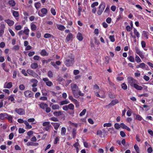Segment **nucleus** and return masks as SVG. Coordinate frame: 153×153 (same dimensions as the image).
Wrapping results in <instances>:
<instances>
[{"label":"nucleus","mask_w":153,"mask_h":153,"mask_svg":"<svg viewBox=\"0 0 153 153\" xmlns=\"http://www.w3.org/2000/svg\"><path fill=\"white\" fill-rule=\"evenodd\" d=\"M30 67L32 69H35L38 67V65L36 63H33L31 64Z\"/></svg>","instance_id":"aec40b11"},{"label":"nucleus","mask_w":153,"mask_h":153,"mask_svg":"<svg viewBox=\"0 0 153 153\" xmlns=\"http://www.w3.org/2000/svg\"><path fill=\"white\" fill-rule=\"evenodd\" d=\"M11 12L13 13V16L15 17H17L19 16V14L18 11L12 10Z\"/></svg>","instance_id":"393cba45"},{"label":"nucleus","mask_w":153,"mask_h":153,"mask_svg":"<svg viewBox=\"0 0 153 153\" xmlns=\"http://www.w3.org/2000/svg\"><path fill=\"white\" fill-rule=\"evenodd\" d=\"M77 133V129L76 128H73L72 131V134L73 138H75L76 136V134Z\"/></svg>","instance_id":"dca6fc26"},{"label":"nucleus","mask_w":153,"mask_h":153,"mask_svg":"<svg viewBox=\"0 0 153 153\" xmlns=\"http://www.w3.org/2000/svg\"><path fill=\"white\" fill-rule=\"evenodd\" d=\"M95 94L96 96L97 97H98L102 98H104L105 97V94L103 95H102L100 96L98 93L97 92H95Z\"/></svg>","instance_id":"7c9ffc66"},{"label":"nucleus","mask_w":153,"mask_h":153,"mask_svg":"<svg viewBox=\"0 0 153 153\" xmlns=\"http://www.w3.org/2000/svg\"><path fill=\"white\" fill-rule=\"evenodd\" d=\"M99 4L98 2H95L93 3L91 5V7L92 8L95 7V6H97Z\"/></svg>","instance_id":"49530a36"},{"label":"nucleus","mask_w":153,"mask_h":153,"mask_svg":"<svg viewBox=\"0 0 153 153\" xmlns=\"http://www.w3.org/2000/svg\"><path fill=\"white\" fill-rule=\"evenodd\" d=\"M50 120L55 122H57L59 121L58 119L57 118L54 117L51 118Z\"/></svg>","instance_id":"338daca9"},{"label":"nucleus","mask_w":153,"mask_h":153,"mask_svg":"<svg viewBox=\"0 0 153 153\" xmlns=\"http://www.w3.org/2000/svg\"><path fill=\"white\" fill-rule=\"evenodd\" d=\"M108 96L111 99H114L116 97L115 95L112 94L111 92L109 93L108 94Z\"/></svg>","instance_id":"a18cd8bd"},{"label":"nucleus","mask_w":153,"mask_h":153,"mask_svg":"<svg viewBox=\"0 0 153 153\" xmlns=\"http://www.w3.org/2000/svg\"><path fill=\"white\" fill-rule=\"evenodd\" d=\"M134 35L136 37L138 38L140 36V34L137 31V30L135 28H134Z\"/></svg>","instance_id":"bb28decb"},{"label":"nucleus","mask_w":153,"mask_h":153,"mask_svg":"<svg viewBox=\"0 0 153 153\" xmlns=\"http://www.w3.org/2000/svg\"><path fill=\"white\" fill-rule=\"evenodd\" d=\"M8 4L10 6L12 7H14L16 4V2L14 0H9Z\"/></svg>","instance_id":"2eb2a0df"},{"label":"nucleus","mask_w":153,"mask_h":153,"mask_svg":"<svg viewBox=\"0 0 153 153\" xmlns=\"http://www.w3.org/2000/svg\"><path fill=\"white\" fill-rule=\"evenodd\" d=\"M12 86V82H10L8 83L6 82L4 86V88H10Z\"/></svg>","instance_id":"f8f14e48"},{"label":"nucleus","mask_w":153,"mask_h":153,"mask_svg":"<svg viewBox=\"0 0 153 153\" xmlns=\"http://www.w3.org/2000/svg\"><path fill=\"white\" fill-rule=\"evenodd\" d=\"M105 7V4L104 2H102L98 7V10L97 11V14L100 15L104 11Z\"/></svg>","instance_id":"7ed1b4c3"},{"label":"nucleus","mask_w":153,"mask_h":153,"mask_svg":"<svg viewBox=\"0 0 153 153\" xmlns=\"http://www.w3.org/2000/svg\"><path fill=\"white\" fill-rule=\"evenodd\" d=\"M6 119H7L9 122L10 123H12L13 122V116L10 115L8 114V116H7V117Z\"/></svg>","instance_id":"c85d7f7f"},{"label":"nucleus","mask_w":153,"mask_h":153,"mask_svg":"<svg viewBox=\"0 0 153 153\" xmlns=\"http://www.w3.org/2000/svg\"><path fill=\"white\" fill-rule=\"evenodd\" d=\"M25 96L27 98H30L33 97L34 95L33 93L30 90H27L24 93Z\"/></svg>","instance_id":"39448f33"},{"label":"nucleus","mask_w":153,"mask_h":153,"mask_svg":"<svg viewBox=\"0 0 153 153\" xmlns=\"http://www.w3.org/2000/svg\"><path fill=\"white\" fill-rule=\"evenodd\" d=\"M70 102L67 100L60 101L59 103L60 105H64L67 104L69 103Z\"/></svg>","instance_id":"cd10ccee"},{"label":"nucleus","mask_w":153,"mask_h":153,"mask_svg":"<svg viewBox=\"0 0 153 153\" xmlns=\"http://www.w3.org/2000/svg\"><path fill=\"white\" fill-rule=\"evenodd\" d=\"M136 119L139 121H141L142 119V118L140 115L137 114L136 115Z\"/></svg>","instance_id":"864d4df0"},{"label":"nucleus","mask_w":153,"mask_h":153,"mask_svg":"<svg viewBox=\"0 0 153 153\" xmlns=\"http://www.w3.org/2000/svg\"><path fill=\"white\" fill-rule=\"evenodd\" d=\"M46 84L47 86L49 87H51L53 85L52 82L51 81H49L46 82Z\"/></svg>","instance_id":"13d9d810"},{"label":"nucleus","mask_w":153,"mask_h":153,"mask_svg":"<svg viewBox=\"0 0 153 153\" xmlns=\"http://www.w3.org/2000/svg\"><path fill=\"white\" fill-rule=\"evenodd\" d=\"M39 105L40 107L43 109H45L48 106L47 104L44 102L41 103Z\"/></svg>","instance_id":"b1692460"},{"label":"nucleus","mask_w":153,"mask_h":153,"mask_svg":"<svg viewBox=\"0 0 153 153\" xmlns=\"http://www.w3.org/2000/svg\"><path fill=\"white\" fill-rule=\"evenodd\" d=\"M2 68L3 70L7 72H9V70L6 67V64L5 63H3L1 64Z\"/></svg>","instance_id":"a211bd4d"},{"label":"nucleus","mask_w":153,"mask_h":153,"mask_svg":"<svg viewBox=\"0 0 153 153\" xmlns=\"http://www.w3.org/2000/svg\"><path fill=\"white\" fill-rule=\"evenodd\" d=\"M53 74L52 72L51 71H49L48 72V76L50 78H51L53 77Z\"/></svg>","instance_id":"79ce46f5"},{"label":"nucleus","mask_w":153,"mask_h":153,"mask_svg":"<svg viewBox=\"0 0 153 153\" xmlns=\"http://www.w3.org/2000/svg\"><path fill=\"white\" fill-rule=\"evenodd\" d=\"M63 111H55L53 112V114L54 116L56 117L59 116H60L62 115V112Z\"/></svg>","instance_id":"5701e85b"},{"label":"nucleus","mask_w":153,"mask_h":153,"mask_svg":"<svg viewBox=\"0 0 153 153\" xmlns=\"http://www.w3.org/2000/svg\"><path fill=\"white\" fill-rule=\"evenodd\" d=\"M71 87L74 97L75 98H78L79 97L78 95V87L76 84H73L71 85Z\"/></svg>","instance_id":"f03ea898"},{"label":"nucleus","mask_w":153,"mask_h":153,"mask_svg":"<svg viewBox=\"0 0 153 153\" xmlns=\"http://www.w3.org/2000/svg\"><path fill=\"white\" fill-rule=\"evenodd\" d=\"M50 10L51 13L53 15L55 16L56 15V12L55 10L53 8H51Z\"/></svg>","instance_id":"603ef678"},{"label":"nucleus","mask_w":153,"mask_h":153,"mask_svg":"<svg viewBox=\"0 0 153 153\" xmlns=\"http://www.w3.org/2000/svg\"><path fill=\"white\" fill-rule=\"evenodd\" d=\"M51 124L53 125V126H54V128L56 130H57L60 125V123H52Z\"/></svg>","instance_id":"6ab92c4d"},{"label":"nucleus","mask_w":153,"mask_h":153,"mask_svg":"<svg viewBox=\"0 0 153 153\" xmlns=\"http://www.w3.org/2000/svg\"><path fill=\"white\" fill-rule=\"evenodd\" d=\"M22 27L21 25H17L16 26L15 29L17 30H20L22 29Z\"/></svg>","instance_id":"774afa93"},{"label":"nucleus","mask_w":153,"mask_h":153,"mask_svg":"<svg viewBox=\"0 0 153 153\" xmlns=\"http://www.w3.org/2000/svg\"><path fill=\"white\" fill-rule=\"evenodd\" d=\"M8 100H10L11 102H13V103H15V102H14L15 100V99L14 97L12 95H10L9 97Z\"/></svg>","instance_id":"37998d69"},{"label":"nucleus","mask_w":153,"mask_h":153,"mask_svg":"<svg viewBox=\"0 0 153 153\" xmlns=\"http://www.w3.org/2000/svg\"><path fill=\"white\" fill-rule=\"evenodd\" d=\"M33 58L34 60H39L40 59H41V58L38 55H35L33 57Z\"/></svg>","instance_id":"052dcab7"},{"label":"nucleus","mask_w":153,"mask_h":153,"mask_svg":"<svg viewBox=\"0 0 153 153\" xmlns=\"http://www.w3.org/2000/svg\"><path fill=\"white\" fill-rule=\"evenodd\" d=\"M66 130L65 127H63L61 128V135L62 136H64L65 135Z\"/></svg>","instance_id":"a878e982"},{"label":"nucleus","mask_w":153,"mask_h":153,"mask_svg":"<svg viewBox=\"0 0 153 153\" xmlns=\"http://www.w3.org/2000/svg\"><path fill=\"white\" fill-rule=\"evenodd\" d=\"M15 111L20 115H24L25 114V110L22 108H16L15 109Z\"/></svg>","instance_id":"423d86ee"},{"label":"nucleus","mask_w":153,"mask_h":153,"mask_svg":"<svg viewBox=\"0 0 153 153\" xmlns=\"http://www.w3.org/2000/svg\"><path fill=\"white\" fill-rule=\"evenodd\" d=\"M121 88L124 90L127 89V86L125 83H123L121 85Z\"/></svg>","instance_id":"a19ab883"},{"label":"nucleus","mask_w":153,"mask_h":153,"mask_svg":"<svg viewBox=\"0 0 153 153\" xmlns=\"http://www.w3.org/2000/svg\"><path fill=\"white\" fill-rule=\"evenodd\" d=\"M109 38L110 41L112 42H114L115 41L114 36V35H110L109 36Z\"/></svg>","instance_id":"09e8293b"},{"label":"nucleus","mask_w":153,"mask_h":153,"mask_svg":"<svg viewBox=\"0 0 153 153\" xmlns=\"http://www.w3.org/2000/svg\"><path fill=\"white\" fill-rule=\"evenodd\" d=\"M30 82L31 83H33V84L32 85V86L33 87H36L37 86V83L38 82V80L35 79H32L30 81Z\"/></svg>","instance_id":"1a4fd4ad"},{"label":"nucleus","mask_w":153,"mask_h":153,"mask_svg":"<svg viewBox=\"0 0 153 153\" xmlns=\"http://www.w3.org/2000/svg\"><path fill=\"white\" fill-rule=\"evenodd\" d=\"M41 12L42 14H40L38 13L39 15L41 17H43L45 15H46L48 12V10L45 8H43L41 9Z\"/></svg>","instance_id":"6e6552de"},{"label":"nucleus","mask_w":153,"mask_h":153,"mask_svg":"<svg viewBox=\"0 0 153 153\" xmlns=\"http://www.w3.org/2000/svg\"><path fill=\"white\" fill-rule=\"evenodd\" d=\"M131 62H134V59L132 56H130L127 58Z\"/></svg>","instance_id":"58836bf2"},{"label":"nucleus","mask_w":153,"mask_h":153,"mask_svg":"<svg viewBox=\"0 0 153 153\" xmlns=\"http://www.w3.org/2000/svg\"><path fill=\"white\" fill-rule=\"evenodd\" d=\"M25 124L26 125V128L27 129H31L32 128V126L29 125L27 121H25Z\"/></svg>","instance_id":"c756f323"},{"label":"nucleus","mask_w":153,"mask_h":153,"mask_svg":"<svg viewBox=\"0 0 153 153\" xmlns=\"http://www.w3.org/2000/svg\"><path fill=\"white\" fill-rule=\"evenodd\" d=\"M143 34L144 36L146 38V39H148L149 38L148 37V35H149V33L147 31H143Z\"/></svg>","instance_id":"2f4dec72"},{"label":"nucleus","mask_w":153,"mask_h":153,"mask_svg":"<svg viewBox=\"0 0 153 153\" xmlns=\"http://www.w3.org/2000/svg\"><path fill=\"white\" fill-rule=\"evenodd\" d=\"M149 96V94L147 93H144L142 94H140L138 95V97H148Z\"/></svg>","instance_id":"69168bd1"},{"label":"nucleus","mask_w":153,"mask_h":153,"mask_svg":"<svg viewBox=\"0 0 153 153\" xmlns=\"http://www.w3.org/2000/svg\"><path fill=\"white\" fill-rule=\"evenodd\" d=\"M86 111V109H84L79 114V116H82L83 115H84Z\"/></svg>","instance_id":"8fccbe9b"},{"label":"nucleus","mask_w":153,"mask_h":153,"mask_svg":"<svg viewBox=\"0 0 153 153\" xmlns=\"http://www.w3.org/2000/svg\"><path fill=\"white\" fill-rule=\"evenodd\" d=\"M134 148L136 152H140L139 148L137 144H135L134 146Z\"/></svg>","instance_id":"3c124183"},{"label":"nucleus","mask_w":153,"mask_h":153,"mask_svg":"<svg viewBox=\"0 0 153 153\" xmlns=\"http://www.w3.org/2000/svg\"><path fill=\"white\" fill-rule=\"evenodd\" d=\"M51 37H52L53 38H54V36H51V34L48 33H45L44 36V37L45 38H49Z\"/></svg>","instance_id":"f704fd0d"},{"label":"nucleus","mask_w":153,"mask_h":153,"mask_svg":"<svg viewBox=\"0 0 153 153\" xmlns=\"http://www.w3.org/2000/svg\"><path fill=\"white\" fill-rule=\"evenodd\" d=\"M68 109L74 110V105L72 103H70L68 105Z\"/></svg>","instance_id":"ea45409f"},{"label":"nucleus","mask_w":153,"mask_h":153,"mask_svg":"<svg viewBox=\"0 0 153 153\" xmlns=\"http://www.w3.org/2000/svg\"><path fill=\"white\" fill-rule=\"evenodd\" d=\"M68 98H69V99L70 100H71L72 102H73L75 101V102H77V100H76V99H74L73 98L72 96H71V95L69 96V97H68Z\"/></svg>","instance_id":"6e6d98bb"},{"label":"nucleus","mask_w":153,"mask_h":153,"mask_svg":"<svg viewBox=\"0 0 153 153\" xmlns=\"http://www.w3.org/2000/svg\"><path fill=\"white\" fill-rule=\"evenodd\" d=\"M119 101L117 99H115L111 101V102L108 104V106H113L118 103Z\"/></svg>","instance_id":"9d476101"},{"label":"nucleus","mask_w":153,"mask_h":153,"mask_svg":"<svg viewBox=\"0 0 153 153\" xmlns=\"http://www.w3.org/2000/svg\"><path fill=\"white\" fill-rule=\"evenodd\" d=\"M114 128L117 129H119L120 128V125L118 123H115L114 125Z\"/></svg>","instance_id":"de8ad7c7"},{"label":"nucleus","mask_w":153,"mask_h":153,"mask_svg":"<svg viewBox=\"0 0 153 153\" xmlns=\"http://www.w3.org/2000/svg\"><path fill=\"white\" fill-rule=\"evenodd\" d=\"M112 126V124L111 123H105L103 125V126L104 127H110L111 126Z\"/></svg>","instance_id":"5fc2aeb1"},{"label":"nucleus","mask_w":153,"mask_h":153,"mask_svg":"<svg viewBox=\"0 0 153 153\" xmlns=\"http://www.w3.org/2000/svg\"><path fill=\"white\" fill-rule=\"evenodd\" d=\"M40 54L42 56H47L48 55V53L47 52L45 49H42V50L40 53Z\"/></svg>","instance_id":"4be33fe9"},{"label":"nucleus","mask_w":153,"mask_h":153,"mask_svg":"<svg viewBox=\"0 0 153 153\" xmlns=\"http://www.w3.org/2000/svg\"><path fill=\"white\" fill-rule=\"evenodd\" d=\"M29 31V30L28 28L25 29L23 31L24 33L27 35H28Z\"/></svg>","instance_id":"4d7b16f0"},{"label":"nucleus","mask_w":153,"mask_h":153,"mask_svg":"<svg viewBox=\"0 0 153 153\" xmlns=\"http://www.w3.org/2000/svg\"><path fill=\"white\" fill-rule=\"evenodd\" d=\"M74 62V57L71 54L67 56L65 58L64 63L65 65L67 67L72 66Z\"/></svg>","instance_id":"f257e3e1"},{"label":"nucleus","mask_w":153,"mask_h":153,"mask_svg":"<svg viewBox=\"0 0 153 153\" xmlns=\"http://www.w3.org/2000/svg\"><path fill=\"white\" fill-rule=\"evenodd\" d=\"M25 130L22 128H19V134H22L24 133Z\"/></svg>","instance_id":"0e129e2a"},{"label":"nucleus","mask_w":153,"mask_h":153,"mask_svg":"<svg viewBox=\"0 0 153 153\" xmlns=\"http://www.w3.org/2000/svg\"><path fill=\"white\" fill-rule=\"evenodd\" d=\"M73 38V35L72 33H70L68 34L66 37V40L67 42L72 40Z\"/></svg>","instance_id":"4468645a"},{"label":"nucleus","mask_w":153,"mask_h":153,"mask_svg":"<svg viewBox=\"0 0 153 153\" xmlns=\"http://www.w3.org/2000/svg\"><path fill=\"white\" fill-rule=\"evenodd\" d=\"M52 59H48L47 60H43L42 61V64L44 65L45 63L47 64L50 62Z\"/></svg>","instance_id":"4c0bfd02"},{"label":"nucleus","mask_w":153,"mask_h":153,"mask_svg":"<svg viewBox=\"0 0 153 153\" xmlns=\"http://www.w3.org/2000/svg\"><path fill=\"white\" fill-rule=\"evenodd\" d=\"M135 59L137 62L138 63L142 62V61L140 57L136 55L135 57Z\"/></svg>","instance_id":"c03bdc74"},{"label":"nucleus","mask_w":153,"mask_h":153,"mask_svg":"<svg viewBox=\"0 0 153 153\" xmlns=\"http://www.w3.org/2000/svg\"><path fill=\"white\" fill-rule=\"evenodd\" d=\"M57 27L59 30L62 31L65 28V27L64 26L61 25H59Z\"/></svg>","instance_id":"c9c22d12"},{"label":"nucleus","mask_w":153,"mask_h":153,"mask_svg":"<svg viewBox=\"0 0 153 153\" xmlns=\"http://www.w3.org/2000/svg\"><path fill=\"white\" fill-rule=\"evenodd\" d=\"M27 72L29 74L32 76L34 77H37L38 75L33 71L30 69H28L27 71Z\"/></svg>","instance_id":"0eeeda50"},{"label":"nucleus","mask_w":153,"mask_h":153,"mask_svg":"<svg viewBox=\"0 0 153 153\" xmlns=\"http://www.w3.org/2000/svg\"><path fill=\"white\" fill-rule=\"evenodd\" d=\"M76 38L79 41H82L83 39L82 34L80 32H78L76 36Z\"/></svg>","instance_id":"f3484780"},{"label":"nucleus","mask_w":153,"mask_h":153,"mask_svg":"<svg viewBox=\"0 0 153 153\" xmlns=\"http://www.w3.org/2000/svg\"><path fill=\"white\" fill-rule=\"evenodd\" d=\"M36 37L38 39L40 38L41 36V33L39 32H37L36 33Z\"/></svg>","instance_id":"bf43d9fd"},{"label":"nucleus","mask_w":153,"mask_h":153,"mask_svg":"<svg viewBox=\"0 0 153 153\" xmlns=\"http://www.w3.org/2000/svg\"><path fill=\"white\" fill-rule=\"evenodd\" d=\"M128 83L132 87L137 82V81L131 76H129L127 78Z\"/></svg>","instance_id":"20e7f679"},{"label":"nucleus","mask_w":153,"mask_h":153,"mask_svg":"<svg viewBox=\"0 0 153 153\" xmlns=\"http://www.w3.org/2000/svg\"><path fill=\"white\" fill-rule=\"evenodd\" d=\"M8 116V114L6 113H1L0 114V119L4 120L6 119L7 116Z\"/></svg>","instance_id":"9b49d317"},{"label":"nucleus","mask_w":153,"mask_h":153,"mask_svg":"<svg viewBox=\"0 0 153 153\" xmlns=\"http://www.w3.org/2000/svg\"><path fill=\"white\" fill-rule=\"evenodd\" d=\"M4 21L10 26H12L14 23V22L13 20H10L9 19L5 20Z\"/></svg>","instance_id":"ddd939ff"},{"label":"nucleus","mask_w":153,"mask_h":153,"mask_svg":"<svg viewBox=\"0 0 153 153\" xmlns=\"http://www.w3.org/2000/svg\"><path fill=\"white\" fill-rule=\"evenodd\" d=\"M36 26L35 25L32 23L31 24V29L32 31H34L36 30Z\"/></svg>","instance_id":"e433bc0d"},{"label":"nucleus","mask_w":153,"mask_h":153,"mask_svg":"<svg viewBox=\"0 0 153 153\" xmlns=\"http://www.w3.org/2000/svg\"><path fill=\"white\" fill-rule=\"evenodd\" d=\"M21 73L24 75L25 76H27L28 75L27 72H26L25 69H22L21 71Z\"/></svg>","instance_id":"e2e57ef3"},{"label":"nucleus","mask_w":153,"mask_h":153,"mask_svg":"<svg viewBox=\"0 0 153 153\" xmlns=\"http://www.w3.org/2000/svg\"><path fill=\"white\" fill-rule=\"evenodd\" d=\"M52 108L53 110L59 109V106L57 104H54L52 105Z\"/></svg>","instance_id":"72a5a7b5"},{"label":"nucleus","mask_w":153,"mask_h":153,"mask_svg":"<svg viewBox=\"0 0 153 153\" xmlns=\"http://www.w3.org/2000/svg\"><path fill=\"white\" fill-rule=\"evenodd\" d=\"M35 7L37 10L41 6V3L39 2H36L35 3Z\"/></svg>","instance_id":"473e14b6"},{"label":"nucleus","mask_w":153,"mask_h":153,"mask_svg":"<svg viewBox=\"0 0 153 153\" xmlns=\"http://www.w3.org/2000/svg\"><path fill=\"white\" fill-rule=\"evenodd\" d=\"M132 87L135 88L136 89L138 90H141L143 88L142 86L139 85L137 83H136Z\"/></svg>","instance_id":"412c9836"},{"label":"nucleus","mask_w":153,"mask_h":153,"mask_svg":"<svg viewBox=\"0 0 153 153\" xmlns=\"http://www.w3.org/2000/svg\"><path fill=\"white\" fill-rule=\"evenodd\" d=\"M141 45L142 47L144 48L146 47V43L144 41H142L141 42Z\"/></svg>","instance_id":"680f3d73"}]
</instances>
